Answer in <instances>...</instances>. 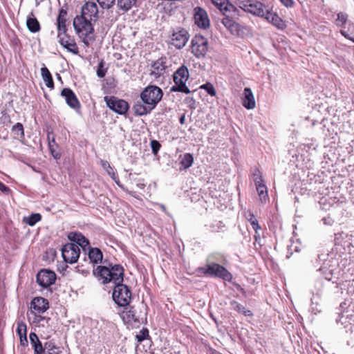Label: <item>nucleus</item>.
Instances as JSON below:
<instances>
[{
	"instance_id": "obj_2",
	"label": "nucleus",
	"mask_w": 354,
	"mask_h": 354,
	"mask_svg": "<svg viewBox=\"0 0 354 354\" xmlns=\"http://www.w3.org/2000/svg\"><path fill=\"white\" fill-rule=\"evenodd\" d=\"M212 3L222 12L225 17L222 24L234 35H239L241 26L234 20L240 16L239 10L229 0H210Z\"/></svg>"
},
{
	"instance_id": "obj_45",
	"label": "nucleus",
	"mask_w": 354,
	"mask_h": 354,
	"mask_svg": "<svg viewBox=\"0 0 354 354\" xmlns=\"http://www.w3.org/2000/svg\"><path fill=\"white\" fill-rule=\"evenodd\" d=\"M245 216L250 223L252 222V221L257 220L254 214L251 211L245 212Z\"/></svg>"
},
{
	"instance_id": "obj_26",
	"label": "nucleus",
	"mask_w": 354,
	"mask_h": 354,
	"mask_svg": "<svg viewBox=\"0 0 354 354\" xmlns=\"http://www.w3.org/2000/svg\"><path fill=\"white\" fill-rule=\"evenodd\" d=\"M17 333L19 335L21 344L23 346L28 344L27 339V327L24 322H19L17 324Z\"/></svg>"
},
{
	"instance_id": "obj_7",
	"label": "nucleus",
	"mask_w": 354,
	"mask_h": 354,
	"mask_svg": "<svg viewBox=\"0 0 354 354\" xmlns=\"http://www.w3.org/2000/svg\"><path fill=\"white\" fill-rule=\"evenodd\" d=\"M198 271L205 275L221 278L225 281L232 279V274L223 266L217 263H210L207 268H198Z\"/></svg>"
},
{
	"instance_id": "obj_43",
	"label": "nucleus",
	"mask_w": 354,
	"mask_h": 354,
	"mask_svg": "<svg viewBox=\"0 0 354 354\" xmlns=\"http://www.w3.org/2000/svg\"><path fill=\"white\" fill-rule=\"evenodd\" d=\"M57 29L58 34L66 35L67 31L66 21H57Z\"/></svg>"
},
{
	"instance_id": "obj_6",
	"label": "nucleus",
	"mask_w": 354,
	"mask_h": 354,
	"mask_svg": "<svg viewBox=\"0 0 354 354\" xmlns=\"http://www.w3.org/2000/svg\"><path fill=\"white\" fill-rule=\"evenodd\" d=\"M188 78V69L185 66L183 65L174 74L175 86L171 87V91L189 93L190 91L186 86V82Z\"/></svg>"
},
{
	"instance_id": "obj_39",
	"label": "nucleus",
	"mask_w": 354,
	"mask_h": 354,
	"mask_svg": "<svg viewBox=\"0 0 354 354\" xmlns=\"http://www.w3.org/2000/svg\"><path fill=\"white\" fill-rule=\"evenodd\" d=\"M201 88L205 89L207 93L211 96L216 95V91L213 85L210 83H207L201 86Z\"/></svg>"
},
{
	"instance_id": "obj_36",
	"label": "nucleus",
	"mask_w": 354,
	"mask_h": 354,
	"mask_svg": "<svg viewBox=\"0 0 354 354\" xmlns=\"http://www.w3.org/2000/svg\"><path fill=\"white\" fill-rule=\"evenodd\" d=\"M41 216L39 213L30 214L29 216L24 217V221L30 226L35 225L37 222L41 221Z\"/></svg>"
},
{
	"instance_id": "obj_42",
	"label": "nucleus",
	"mask_w": 354,
	"mask_h": 354,
	"mask_svg": "<svg viewBox=\"0 0 354 354\" xmlns=\"http://www.w3.org/2000/svg\"><path fill=\"white\" fill-rule=\"evenodd\" d=\"M347 21V15L344 13H339L336 19L337 26H343Z\"/></svg>"
},
{
	"instance_id": "obj_3",
	"label": "nucleus",
	"mask_w": 354,
	"mask_h": 354,
	"mask_svg": "<svg viewBox=\"0 0 354 354\" xmlns=\"http://www.w3.org/2000/svg\"><path fill=\"white\" fill-rule=\"evenodd\" d=\"M93 273L97 280L103 284L123 281L124 269L118 264L113 266L111 268L103 266H97L93 269Z\"/></svg>"
},
{
	"instance_id": "obj_55",
	"label": "nucleus",
	"mask_w": 354,
	"mask_h": 354,
	"mask_svg": "<svg viewBox=\"0 0 354 354\" xmlns=\"http://www.w3.org/2000/svg\"><path fill=\"white\" fill-rule=\"evenodd\" d=\"M160 208L165 212H166V207L164 205H160Z\"/></svg>"
},
{
	"instance_id": "obj_51",
	"label": "nucleus",
	"mask_w": 354,
	"mask_h": 354,
	"mask_svg": "<svg viewBox=\"0 0 354 354\" xmlns=\"http://www.w3.org/2000/svg\"><path fill=\"white\" fill-rule=\"evenodd\" d=\"M179 122L181 124H184L185 122V114H183L180 118H179Z\"/></svg>"
},
{
	"instance_id": "obj_24",
	"label": "nucleus",
	"mask_w": 354,
	"mask_h": 354,
	"mask_svg": "<svg viewBox=\"0 0 354 354\" xmlns=\"http://www.w3.org/2000/svg\"><path fill=\"white\" fill-rule=\"evenodd\" d=\"M165 62L162 58L155 61L151 65V75L156 77H160L163 74L166 69Z\"/></svg>"
},
{
	"instance_id": "obj_31",
	"label": "nucleus",
	"mask_w": 354,
	"mask_h": 354,
	"mask_svg": "<svg viewBox=\"0 0 354 354\" xmlns=\"http://www.w3.org/2000/svg\"><path fill=\"white\" fill-rule=\"evenodd\" d=\"M41 74L44 82H45L46 86L48 88H54V82L52 77V75L49 71V70L44 66L41 68Z\"/></svg>"
},
{
	"instance_id": "obj_8",
	"label": "nucleus",
	"mask_w": 354,
	"mask_h": 354,
	"mask_svg": "<svg viewBox=\"0 0 354 354\" xmlns=\"http://www.w3.org/2000/svg\"><path fill=\"white\" fill-rule=\"evenodd\" d=\"M237 5L245 12H250L253 15L264 17L266 10L265 6L261 2L251 0H238Z\"/></svg>"
},
{
	"instance_id": "obj_1",
	"label": "nucleus",
	"mask_w": 354,
	"mask_h": 354,
	"mask_svg": "<svg viewBox=\"0 0 354 354\" xmlns=\"http://www.w3.org/2000/svg\"><path fill=\"white\" fill-rule=\"evenodd\" d=\"M162 91L157 86H147L140 93L142 102L138 101L133 106L136 115H145L149 113L161 100Z\"/></svg>"
},
{
	"instance_id": "obj_32",
	"label": "nucleus",
	"mask_w": 354,
	"mask_h": 354,
	"mask_svg": "<svg viewBox=\"0 0 354 354\" xmlns=\"http://www.w3.org/2000/svg\"><path fill=\"white\" fill-rule=\"evenodd\" d=\"M194 162V157L190 153H186L180 156V169H187L192 167Z\"/></svg>"
},
{
	"instance_id": "obj_50",
	"label": "nucleus",
	"mask_w": 354,
	"mask_h": 354,
	"mask_svg": "<svg viewBox=\"0 0 354 354\" xmlns=\"http://www.w3.org/2000/svg\"><path fill=\"white\" fill-rule=\"evenodd\" d=\"M66 15H67V11L65 9H64L63 8H61L59 10V15H58V16H59V18L66 17Z\"/></svg>"
},
{
	"instance_id": "obj_28",
	"label": "nucleus",
	"mask_w": 354,
	"mask_h": 354,
	"mask_svg": "<svg viewBox=\"0 0 354 354\" xmlns=\"http://www.w3.org/2000/svg\"><path fill=\"white\" fill-rule=\"evenodd\" d=\"M48 147L53 157L57 160L61 158V153L57 150L58 146L55 142L54 136H51L50 133H48Z\"/></svg>"
},
{
	"instance_id": "obj_5",
	"label": "nucleus",
	"mask_w": 354,
	"mask_h": 354,
	"mask_svg": "<svg viewBox=\"0 0 354 354\" xmlns=\"http://www.w3.org/2000/svg\"><path fill=\"white\" fill-rule=\"evenodd\" d=\"M122 283H114L115 286L112 297L116 304L122 307H126L130 304L132 294L129 288Z\"/></svg>"
},
{
	"instance_id": "obj_30",
	"label": "nucleus",
	"mask_w": 354,
	"mask_h": 354,
	"mask_svg": "<svg viewBox=\"0 0 354 354\" xmlns=\"http://www.w3.org/2000/svg\"><path fill=\"white\" fill-rule=\"evenodd\" d=\"M100 165L108 174V175L110 176L111 178L116 183V184L118 185L120 187H122L119 183L118 178L115 175L113 168L110 165L109 162L105 160H101Z\"/></svg>"
},
{
	"instance_id": "obj_53",
	"label": "nucleus",
	"mask_w": 354,
	"mask_h": 354,
	"mask_svg": "<svg viewBox=\"0 0 354 354\" xmlns=\"http://www.w3.org/2000/svg\"><path fill=\"white\" fill-rule=\"evenodd\" d=\"M66 21V17L59 18V16L57 17V21Z\"/></svg>"
},
{
	"instance_id": "obj_13",
	"label": "nucleus",
	"mask_w": 354,
	"mask_h": 354,
	"mask_svg": "<svg viewBox=\"0 0 354 354\" xmlns=\"http://www.w3.org/2000/svg\"><path fill=\"white\" fill-rule=\"evenodd\" d=\"M56 279V274L49 270H41L37 274V283L42 288H48L53 284Z\"/></svg>"
},
{
	"instance_id": "obj_54",
	"label": "nucleus",
	"mask_w": 354,
	"mask_h": 354,
	"mask_svg": "<svg viewBox=\"0 0 354 354\" xmlns=\"http://www.w3.org/2000/svg\"><path fill=\"white\" fill-rule=\"evenodd\" d=\"M341 34H342V35H344L345 37L348 38V39H349V38H350V37H348V35L346 33V32H345V31H344V30H341Z\"/></svg>"
},
{
	"instance_id": "obj_12",
	"label": "nucleus",
	"mask_w": 354,
	"mask_h": 354,
	"mask_svg": "<svg viewBox=\"0 0 354 354\" xmlns=\"http://www.w3.org/2000/svg\"><path fill=\"white\" fill-rule=\"evenodd\" d=\"M49 308V302L48 299L36 297L32 299L30 305V313L35 316L45 313Z\"/></svg>"
},
{
	"instance_id": "obj_56",
	"label": "nucleus",
	"mask_w": 354,
	"mask_h": 354,
	"mask_svg": "<svg viewBox=\"0 0 354 354\" xmlns=\"http://www.w3.org/2000/svg\"><path fill=\"white\" fill-rule=\"evenodd\" d=\"M138 186L139 187H140L141 189H143V188L145 187V184H143V183H140V184H138Z\"/></svg>"
},
{
	"instance_id": "obj_20",
	"label": "nucleus",
	"mask_w": 354,
	"mask_h": 354,
	"mask_svg": "<svg viewBox=\"0 0 354 354\" xmlns=\"http://www.w3.org/2000/svg\"><path fill=\"white\" fill-rule=\"evenodd\" d=\"M61 95L64 97L66 104L73 109H79L80 103L75 93L68 88H64L61 92Z\"/></svg>"
},
{
	"instance_id": "obj_48",
	"label": "nucleus",
	"mask_w": 354,
	"mask_h": 354,
	"mask_svg": "<svg viewBox=\"0 0 354 354\" xmlns=\"http://www.w3.org/2000/svg\"><path fill=\"white\" fill-rule=\"evenodd\" d=\"M279 1L281 2V3H282L284 6H286V7H287V8H290V7H292V6H293V4H294V2H293V1H292V0H279Z\"/></svg>"
},
{
	"instance_id": "obj_19",
	"label": "nucleus",
	"mask_w": 354,
	"mask_h": 354,
	"mask_svg": "<svg viewBox=\"0 0 354 354\" xmlns=\"http://www.w3.org/2000/svg\"><path fill=\"white\" fill-rule=\"evenodd\" d=\"M57 37L59 39V44L68 51L77 55L79 53V48L75 42L74 39L69 37L68 35L58 34Z\"/></svg>"
},
{
	"instance_id": "obj_15",
	"label": "nucleus",
	"mask_w": 354,
	"mask_h": 354,
	"mask_svg": "<svg viewBox=\"0 0 354 354\" xmlns=\"http://www.w3.org/2000/svg\"><path fill=\"white\" fill-rule=\"evenodd\" d=\"M254 181L260 201L262 203H266L268 198V189L264 184L262 176L258 170L254 174Z\"/></svg>"
},
{
	"instance_id": "obj_38",
	"label": "nucleus",
	"mask_w": 354,
	"mask_h": 354,
	"mask_svg": "<svg viewBox=\"0 0 354 354\" xmlns=\"http://www.w3.org/2000/svg\"><path fill=\"white\" fill-rule=\"evenodd\" d=\"M149 337V330L147 328H142L138 335L136 339L138 342H142Z\"/></svg>"
},
{
	"instance_id": "obj_46",
	"label": "nucleus",
	"mask_w": 354,
	"mask_h": 354,
	"mask_svg": "<svg viewBox=\"0 0 354 354\" xmlns=\"http://www.w3.org/2000/svg\"><path fill=\"white\" fill-rule=\"evenodd\" d=\"M0 190L6 194H8L10 192V189L1 181H0Z\"/></svg>"
},
{
	"instance_id": "obj_9",
	"label": "nucleus",
	"mask_w": 354,
	"mask_h": 354,
	"mask_svg": "<svg viewBox=\"0 0 354 354\" xmlns=\"http://www.w3.org/2000/svg\"><path fill=\"white\" fill-rule=\"evenodd\" d=\"M208 40L201 35H196L191 42V50L194 55L198 58H203L208 51Z\"/></svg>"
},
{
	"instance_id": "obj_27",
	"label": "nucleus",
	"mask_w": 354,
	"mask_h": 354,
	"mask_svg": "<svg viewBox=\"0 0 354 354\" xmlns=\"http://www.w3.org/2000/svg\"><path fill=\"white\" fill-rule=\"evenodd\" d=\"M30 343L33 347L35 354H43L44 346H42L38 336L35 333L29 335Z\"/></svg>"
},
{
	"instance_id": "obj_40",
	"label": "nucleus",
	"mask_w": 354,
	"mask_h": 354,
	"mask_svg": "<svg viewBox=\"0 0 354 354\" xmlns=\"http://www.w3.org/2000/svg\"><path fill=\"white\" fill-rule=\"evenodd\" d=\"M106 73V68H104V62L102 60L99 64H98V66H97V75L99 77H104L105 76Z\"/></svg>"
},
{
	"instance_id": "obj_33",
	"label": "nucleus",
	"mask_w": 354,
	"mask_h": 354,
	"mask_svg": "<svg viewBox=\"0 0 354 354\" xmlns=\"http://www.w3.org/2000/svg\"><path fill=\"white\" fill-rule=\"evenodd\" d=\"M231 308L234 310L239 313L243 314L245 316H252V313L250 310H245V307L236 301L230 302Z\"/></svg>"
},
{
	"instance_id": "obj_21",
	"label": "nucleus",
	"mask_w": 354,
	"mask_h": 354,
	"mask_svg": "<svg viewBox=\"0 0 354 354\" xmlns=\"http://www.w3.org/2000/svg\"><path fill=\"white\" fill-rule=\"evenodd\" d=\"M263 18L279 30H283L287 26L286 22L277 12L266 10V13Z\"/></svg>"
},
{
	"instance_id": "obj_35",
	"label": "nucleus",
	"mask_w": 354,
	"mask_h": 354,
	"mask_svg": "<svg viewBox=\"0 0 354 354\" xmlns=\"http://www.w3.org/2000/svg\"><path fill=\"white\" fill-rule=\"evenodd\" d=\"M12 133L15 135V138L19 139L24 138V130L23 124L17 122L12 128Z\"/></svg>"
},
{
	"instance_id": "obj_25",
	"label": "nucleus",
	"mask_w": 354,
	"mask_h": 354,
	"mask_svg": "<svg viewBox=\"0 0 354 354\" xmlns=\"http://www.w3.org/2000/svg\"><path fill=\"white\" fill-rule=\"evenodd\" d=\"M88 257L91 263L97 264L102 262L103 254L97 248H88Z\"/></svg>"
},
{
	"instance_id": "obj_4",
	"label": "nucleus",
	"mask_w": 354,
	"mask_h": 354,
	"mask_svg": "<svg viewBox=\"0 0 354 354\" xmlns=\"http://www.w3.org/2000/svg\"><path fill=\"white\" fill-rule=\"evenodd\" d=\"M73 26L82 42L86 46H89L95 41V36L92 21L77 16L73 20Z\"/></svg>"
},
{
	"instance_id": "obj_57",
	"label": "nucleus",
	"mask_w": 354,
	"mask_h": 354,
	"mask_svg": "<svg viewBox=\"0 0 354 354\" xmlns=\"http://www.w3.org/2000/svg\"><path fill=\"white\" fill-rule=\"evenodd\" d=\"M326 279L327 280H329V281L331 279V278H330V277H328V276H326Z\"/></svg>"
},
{
	"instance_id": "obj_47",
	"label": "nucleus",
	"mask_w": 354,
	"mask_h": 354,
	"mask_svg": "<svg viewBox=\"0 0 354 354\" xmlns=\"http://www.w3.org/2000/svg\"><path fill=\"white\" fill-rule=\"evenodd\" d=\"M324 225L331 226L334 223V221L330 216L324 217L322 218Z\"/></svg>"
},
{
	"instance_id": "obj_44",
	"label": "nucleus",
	"mask_w": 354,
	"mask_h": 354,
	"mask_svg": "<svg viewBox=\"0 0 354 354\" xmlns=\"http://www.w3.org/2000/svg\"><path fill=\"white\" fill-rule=\"evenodd\" d=\"M160 144L157 140L151 141V147L154 154H156L160 149Z\"/></svg>"
},
{
	"instance_id": "obj_22",
	"label": "nucleus",
	"mask_w": 354,
	"mask_h": 354,
	"mask_svg": "<svg viewBox=\"0 0 354 354\" xmlns=\"http://www.w3.org/2000/svg\"><path fill=\"white\" fill-rule=\"evenodd\" d=\"M242 104L247 109H253L255 107L256 103L254 97L250 88H244Z\"/></svg>"
},
{
	"instance_id": "obj_52",
	"label": "nucleus",
	"mask_w": 354,
	"mask_h": 354,
	"mask_svg": "<svg viewBox=\"0 0 354 354\" xmlns=\"http://www.w3.org/2000/svg\"><path fill=\"white\" fill-rule=\"evenodd\" d=\"M254 238L256 241H258V239L260 238V234H259L258 231L257 232H255V234L254 235Z\"/></svg>"
},
{
	"instance_id": "obj_34",
	"label": "nucleus",
	"mask_w": 354,
	"mask_h": 354,
	"mask_svg": "<svg viewBox=\"0 0 354 354\" xmlns=\"http://www.w3.org/2000/svg\"><path fill=\"white\" fill-rule=\"evenodd\" d=\"M28 30L31 32H37L40 30V25L37 19L35 17H28L26 21Z\"/></svg>"
},
{
	"instance_id": "obj_37",
	"label": "nucleus",
	"mask_w": 354,
	"mask_h": 354,
	"mask_svg": "<svg viewBox=\"0 0 354 354\" xmlns=\"http://www.w3.org/2000/svg\"><path fill=\"white\" fill-rule=\"evenodd\" d=\"M136 0H118V6L120 10L127 11L136 3Z\"/></svg>"
},
{
	"instance_id": "obj_58",
	"label": "nucleus",
	"mask_w": 354,
	"mask_h": 354,
	"mask_svg": "<svg viewBox=\"0 0 354 354\" xmlns=\"http://www.w3.org/2000/svg\"><path fill=\"white\" fill-rule=\"evenodd\" d=\"M349 39L352 40L354 42V39L349 38Z\"/></svg>"
},
{
	"instance_id": "obj_29",
	"label": "nucleus",
	"mask_w": 354,
	"mask_h": 354,
	"mask_svg": "<svg viewBox=\"0 0 354 354\" xmlns=\"http://www.w3.org/2000/svg\"><path fill=\"white\" fill-rule=\"evenodd\" d=\"M62 353V348L57 346L54 342L48 341L45 343L43 354H61Z\"/></svg>"
},
{
	"instance_id": "obj_10",
	"label": "nucleus",
	"mask_w": 354,
	"mask_h": 354,
	"mask_svg": "<svg viewBox=\"0 0 354 354\" xmlns=\"http://www.w3.org/2000/svg\"><path fill=\"white\" fill-rule=\"evenodd\" d=\"M80 254V248L74 243H67L62 249V257L66 263H75L78 260Z\"/></svg>"
},
{
	"instance_id": "obj_17",
	"label": "nucleus",
	"mask_w": 354,
	"mask_h": 354,
	"mask_svg": "<svg viewBox=\"0 0 354 354\" xmlns=\"http://www.w3.org/2000/svg\"><path fill=\"white\" fill-rule=\"evenodd\" d=\"M120 315L124 324L127 325L135 326L140 324L139 318L136 314L134 308L132 306H126Z\"/></svg>"
},
{
	"instance_id": "obj_23",
	"label": "nucleus",
	"mask_w": 354,
	"mask_h": 354,
	"mask_svg": "<svg viewBox=\"0 0 354 354\" xmlns=\"http://www.w3.org/2000/svg\"><path fill=\"white\" fill-rule=\"evenodd\" d=\"M69 239L75 242V244L79 247H82V249L85 251L86 247H89V241L81 233L74 232L70 233L68 235Z\"/></svg>"
},
{
	"instance_id": "obj_18",
	"label": "nucleus",
	"mask_w": 354,
	"mask_h": 354,
	"mask_svg": "<svg viewBox=\"0 0 354 354\" xmlns=\"http://www.w3.org/2000/svg\"><path fill=\"white\" fill-rule=\"evenodd\" d=\"M189 39V35L185 29L174 32L171 35V44L177 48L180 49L184 47Z\"/></svg>"
},
{
	"instance_id": "obj_14",
	"label": "nucleus",
	"mask_w": 354,
	"mask_h": 354,
	"mask_svg": "<svg viewBox=\"0 0 354 354\" xmlns=\"http://www.w3.org/2000/svg\"><path fill=\"white\" fill-rule=\"evenodd\" d=\"M194 19L195 24L201 28L207 29L210 25L208 15L206 10L201 7L194 8Z\"/></svg>"
},
{
	"instance_id": "obj_11",
	"label": "nucleus",
	"mask_w": 354,
	"mask_h": 354,
	"mask_svg": "<svg viewBox=\"0 0 354 354\" xmlns=\"http://www.w3.org/2000/svg\"><path fill=\"white\" fill-rule=\"evenodd\" d=\"M104 101L107 106L113 111L120 114H125L129 109V104L124 100L118 99L116 97H104Z\"/></svg>"
},
{
	"instance_id": "obj_41",
	"label": "nucleus",
	"mask_w": 354,
	"mask_h": 354,
	"mask_svg": "<svg viewBox=\"0 0 354 354\" xmlns=\"http://www.w3.org/2000/svg\"><path fill=\"white\" fill-rule=\"evenodd\" d=\"M97 1L102 8L109 9L114 4L115 0H97Z\"/></svg>"
},
{
	"instance_id": "obj_49",
	"label": "nucleus",
	"mask_w": 354,
	"mask_h": 354,
	"mask_svg": "<svg viewBox=\"0 0 354 354\" xmlns=\"http://www.w3.org/2000/svg\"><path fill=\"white\" fill-rule=\"evenodd\" d=\"M250 224L256 232H257V231H258L259 230L261 229V227H260L257 220L252 221V222H251Z\"/></svg>"
},
{
	"instance_id": "obj_16",
	"label": "nucleus",
	"mask_w": 354,
	"mask_h": 354,
	"mask_svg": "<svg viewBox=\"0 0 354 354\" xmlns=\"http://www.w3.org/2000/svg\"><path fill=\"white\" fill-rule=\"evenodd\" d=\"M90 21H96L98 18V8L95 3L88 1L82 8L80 16Z\"/></svg>"
}]
</instances>
